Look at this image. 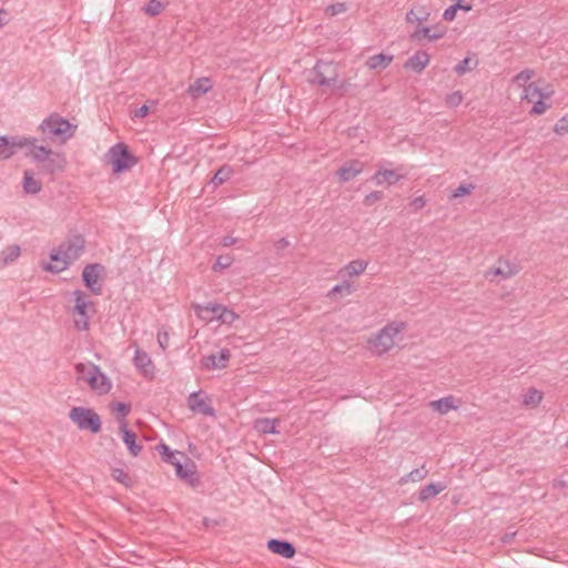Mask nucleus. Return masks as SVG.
Masks as SVG:
<instances>
[{"label":"nucleus","mask_w":568,"mask_h":568,"mask_svg":"<svg viewBox=\"0 0 568 568\" xmlns=\"http://www.w3.org/2000/svg\"><path fill=\"white\" fill-rule=\"evenodd\" d=\"M85 241L81 235H74L62 242L58 248L50 253L53 264H47L43 268L51 273H60L75 262L84 251Z\"/></svg>","instance_id":"1"},{"label":"nucleus","mask_w":568,"mask_h":568,"mask_svg":"<svg viewBox=\"0 0 568 568\" xmlns=\"http://www.w3.org/2000/svg\"><path fill=\"white\" fill-rule=\"evenodd\" d=\"M39 130L43 134L44 139L65 143L73 136L75 126H73L67 119L53 113L40 123Z\"/></svg>","instance_id":"2"},{"label":"nucleus","mask_w":568,"mask_h":568,"mask_svg":"<svg viewBox=\"0 0 568 568\" xmlns=\"http://www.w3.org/2000/svg\"><path fill=\"white\" fill-rule=\"evenodd\" d=\"M72 295L74 298L73 312L78 315L74 320V327L81 332L88 331L91 320L90 311L94 313V304L88 298L87 293L81 290L73 291Z\"/></svg>","instance_id":"3"},{"label":"nucleus","mask_w":568,"mask_h":568,"mask_svg":"<svg viewBox=\"0 0 568 568\" xmlns=\"http://www.w3.org/2000/svg\"><path fill=\"white\" fill-rule=\"evenodd\" d=\"M337 65L329 61L318 60L310 73V82L320 87L333 88L337 82Z\"/></svg>","instance_id":"4"},{"label":"nucleus","mask_w":568,"mask_h":568,"mask_svg":"<svg viewBox=\"0 0 568 568\" xmlns=\"http://www.w3.org/2000/svg\"><path fill=\"white\" fill-rule=\"evenodd\" d=\"M69 418L81 430H90L95 434L101 429V418L93 409L81 406L72 407L69 413Z\"/></svg>","instance_id":"5"},{"label":"nucleus","mask_w":568,"mask_h":568,"mask_svg":"<svg viewBox=\"0 0 568 568\" xmlns=\"http://www.w3.org/2000/svg\"><path fill=\"white\" fill-rule=\"evenodd\" d=\"M403 324H388L369 339L371 349L378 355L388 352L395 344V336L403 329Z\"/></svg>","instance_id":"6"},{"label":"nucleus","mask_w":568,"mask_h":568,"mask_svg":"<svg viewBox=\"0 0 568 568\" xmlns=\"http://www.w3.org/2000/svg\"><path fill=\"white\" fill-rule=\"evenodd\" d=\"M108 156L114 173H122L138 162L136 158L130 153L129 148L122 142L113 145L109 150Z\"/></svg>","instance_id":"7"},{"label":"nucleus","mask_w":568,"mask_h":568,"mask_svg":"<svg viewBox=\"0 0 568 568\" xmlns=\"http://www.w3.org/2000/svg\"><path fill=\"white\" fill-rule=\"evenodd\" d=\"M104 271L105 267L100 263L88 264L84 266L82 271L83 284L94 295L102 294L103 284L101 282V276L104 273Z\"/></svg>","instance_id":"8"},{"label":"nucleus","mask_w":568,"mask_h":568,"mask_svg":"<svg viewBox=\"0 0 568 568\" xmlns=\"http://www.w3.org/2000/svg\"><path fill=\"white\" fill-rule=\"evenodd\" d=\"M29 141L19 140V136H0V158L10 159L16 154L18 148H24Z\"/></svg>","instance_id":"9"},{"label":"nucleus","mask_w":568,"mask_h":568,"mask_svg":"<svg viewBox=\"0 0 568 568\" xmlns=\"http://www.w3.org/2000/svg\"><path fill=\"white\" fill-rule=\"evenodd\" d=\"M200 392H193L187 397V406L194 412L204 416H214L215 410L206 398H201Z\"/></svg>","instance_id":"10"},{"label":"nucleus","mask_w":568,"mask_h":568,"mask_svg":"<svg viewBox=\"0 0 568 568\" xmlns=\"http://www.w3.org/2000/svg\"><path fill=\"white\" fill-rule=\"evenodd\" d=\"M446 34V28L439 27H416L415 31L410 34V39L414 41H422L423 39H428L429 41H435L442 39Z\"/></svg>","instance_id":"11"},{"label":"nucleus","mask_w":568,"mask_h":568,"mask_svg":"<svg viewBox=\"0 0 568 568\" xmlns=\"http://www.w3.org/2000/svg\"><path fill=\"white\" fill-rule=\"evenodd\" d=\"M363 169L364 164L361 161L349 160L336 171V175L342 182H348L361 174Z\"/></svg>","instance_id":"12"},{"label":"nucleus","mask_w":568,"mask_h":568,"mask_svg":"<svg viewBox=\"0 0 568 568\" xmlns=\"http://www.w3.org/2000/svg\"><path fill=\"white\" fill-rule=\"evenodd\" d=\"M65 163V159L61 153L52 151L50 156L41 163L40 171L44 174H54L55 172L62 171Z\"/></svg>","instance_id":"13"},{"label":"nucleus","mask_w":568,"mask_h":568,"mask_svg":"<svg viewBox=\"0 0 568 568\" xmlns=\"http://www.w3.org/2000/svg\"><path fill=\"white\" fill-rule=\"evenodd\" d=\"M429 61L430 55L424 50H418L407 59L404 68L420 73L428 65Z\"/></svg>","instance_id":"14"},{"label":"nucleus","mask_w":568,"mask_h":568,"mask_svg":"<svg viewBox=\"0 0 568 568\" xmlns=\"http://www.w3.org/2000/svg\"><path fill=\"white\" fill-rule=\"evenodd\" d=\"M19 140L29 141L24 146L30 148L32 159L39 165H41V163H43V161L47 160V158L50 156V153L52 152L51 149L44 145H38L36 138H19Z\"/></svg>","instance_id":"15"},{"label":"nucleus","mask_w":568,"mask_h":568,"mask_svg":"<svg viewBox=\"0 0 568 568\" xmlns=\"http://www.w3.org/2000/svg\"><path fill=\"white\" fill-rule=\"evenodd\" d=\"M267 548L282 557L290 559L293 558L296 550L292 542L280 539H271L267 541Z\"/></svg>","instance_id":"16"},{"label":"nucleus","mask_w":568,"mask_h":568,"mask_svg":"<svg viewBox=\"0 0 568 568\" xmlns=\"http://www.w3.org/2000/svg\"><path fill=\"white\" fill-rule=\"evenodd\" d=\"M120 428L123 434V443L126 445L130 454L133 457H136L142 450V445L136 443V434L133 430L128 429L125 420H121Z\"/></svg>","instance_id":"17"},{"label":"nucleus","mask_w":568,"mask_h":568,"mask_svg":"<svg viewBox=\"0 0 568 568\" xmlns=\"http://www.w3.org/2000/svg\"><path fill=\"white\" fill-rule=\"evenodd\" d=\"M175 473L178 477L186 480L192 487H196L200 483L196 476L195 464L191 462L189 465H183L182 462L176 464Z\"/></svg>","instance_id":"18"},{"label":"nucleus","mask_w":568,"mask_h":568,"mask_svg":"<svg viewBox=\"0 0 568 568\" xmlns=\"http://www.w3.org/2000/svg\"><path fill=\"white\" fill-rule=\"evenodd\" d=\"M221 304L194 305L195 314L203 321L211 322L217 320L222 310Z\"/></svg>","instance_id":"19"},{"label":"nucleus","mask_w":568,"mask_h":568,"mask_svg":"<svg viewBox=\"0 0 568 568\" xmlns=\"http://www.w3.org/2000/svg\"><path fill=\"white\" fill-rule=\"evenodd\" d=\"M552 93V90H542L536 83L532 82L525 87L521 99L527 100L528 102H534L537 99H548L549 97H551Z\"/></svg>","instance_id":"20"},{"label":"nucleus","mask_w":568,"mask_h":568,"mask_svg":"<svg viewBox=\"0 0 568 568\" xmlns=\"http://www.w3.org/2000/svg\"><path fill=\"white\" fill-rule=\"evenodd\" d=\"M231 357L229 349L224 348L219 352V355L212 354L204 358V366L207 368H224Z\"/></svg>","instance_id":"21"},{"label":"nucleus","mask_w":568,"mask_h":568,"mask_svg":"<svg viewBox=\"0 0 568 568\" xmlns=\"http://www.w3.org/2000/svg\"><path fill=\"white\" fill-rule=\"evenodd\" d=\"M400 179H403V175L396 174L395 171L388 169L378 170L372 176V181L377 185L384 183L392 185L397 183Z\"/></svg>","instance_id":"22"},{"label":"nucleus","mask_w":568,"mask_h":568,"mask_svg":"<svg viewBox=\"0 0 568 568\" xmlns=\"http://www.w3.org/2000/svg\"><path fill=\"white\" fill-rule=\"evenodd\" d=\"M88 384L93 390H97L100 394L108 393L111 387L106 376L100 371V368H98L97 374H92L88 377Z\"/></svg>","instance_id":"23"},{"label":"nucleus","mask_w":568,"mask_h":568,"mask_svg":"<svg viewBox=\"0 0 568 568\" xmlns=\"http://www.w3.org/2000/svg\"><path fill=\"white\" fill-rule=\"evenodd\" d=\"M133 362L135 367L142 371L144 375L153 373L154 367L148 353L138 348L134 353Z\"/></svg>","instance_id":"24"},{"label":"nucleus","mask_w":568,"mask_h":568,"mask_svg":"<svg viewBox=\"0 0 568 568\" xmlns=\"http://www.w3.org/2000/svg\"><path fill=\"white\" fill-rule=\"evenodd\" d=\"M367 265L368 263L363 260L351 261L343 268H341L339 275L343 277L357 276L366 270Z\"/></svg>","instance_id":"25"},{"label":"nucleus","mask_w":568,"mask_h":568,"mask_svg":"<svg viewBox=\"0 0 568 568\" xmlns=\"http://www.w3.org/2000/svg\"><path fill=\"white\" fill-rule=\"evenodd\" d=\"M429 18V11L424 6L415 7L406 13V21L408 23H415L419 27L424 21Z\"/></svg>","instance_id":"26"},{"label":"nucleus","mask_w":568,"mask_h":568,"mask_svg":"<svg viewBox=\"0 0 568 568\" xmlns=\"http://www.w3.org/2000/svg\"><path fill=\"white\" fill-rule=\"evenodd\" d=\"M393 61V55H388L385 53H378L375 55H372L367 59L366 65L371 70H377V69H386L389 63Z\"/></svg>","instance_id":"27"},{"label":"nucleus","mask_w":568,"mask_h":568,"mask_svg":"<svg viewBox=\"0 0 568 568\" xmlns=\"http://www.w3.org/2000/svg\"><path fill=\"white\" fill-rule=\"evenodd\" d=\"M22 187L28 194H38L42 189V184L40 181L34 179L31 171L27 170L23 173Z\"/></svg>","instance_id":"28"},{"label":"nucleus","mask_w":568,"mask_h":568,"mask_svg":"<svg viewBox=\"0 0 568 568\" xmlns=\"http://www.w3.org/2000/svg\"><path fill=\"white\" fill-rule=\"evenodd\" d=\"M156 449L165 463H169L174 467L176 466V464L181 463V459L178 457L180 453L171 450L168 445L161 443L156 446ZM181 457L185 458V455L181 454Z\"/></svg>","instance_id":"29"},{"label":"nucleus","mask_w":568,"mask_h":568,"mask_svg":"<svg viewBox=\"0 0 568 568\" xmlns=\"http://www.w3.org/2000/svg\"><path fill=\"white\" fill-rule=\"evenodd\" d=\"M212 89V83L209 78H200L189 87V93L192 98H197L201 94L209 92Z\"/></svg>","instance_id":"30"},{"label":"nucleus","mask_w":568,"mask_h":568,"mask_svg":"<svg viewBox=\"0 0 568 568\" xmlns=\"http://www.w3.org/2000/svg\"><path fill=\"white\" fill-rule=\"evenodd\" d=\"M430 405L443 415L457 408V405H455V397L452 395L434 400Z\"/></svg>","instance_id":"31"},{"label":"nucleus","mask_w":568,"mask_h":568,"mask_svg":"<svg viewBox=\"0 0 568 568\" xmlns=\"http://www.w3.org/2000/svg\"><path fill=\"white\" fill-rule=\"evenodd\" d=\"M278 419L258 418L255 420V429L263 434H277Z\"/></svg>","instance_id":"32"},{"label":"nucleus","mask_w":568,"mask_h":568,"mask_svg":"<svg viewBox=\"0 0 568 568\" xmlns=\"http://www.w3.org/2000/svg\"><path fill=\"white\" fill-rule=\"evenodd\" d=\"M446 488L445 485L443 484H434V483H430L426 486H424L420 490H419V496H418V499L420 501H426L433 497H435L436 495H438L440 491H443L444 489Z\"/></svg>","instance_id":"33"},{"label":"nucleus","mask_w":568,"mask_h":568,"mask_svg":"<svg viewBox=\"0 0 568 568\" xmlns=\"http://www.w3.org/2000/svg\"><path fill=\"white\" fill-rule=\"evenodd\" d=\"M98 368L99 367L92 363H88V364L79 363L75 365L77 377L79 381H83V382L88 383V377H90V375H92V374H97Z\"/></svg>","instance_id":"34"},{"label":"nucleus","mask_w":568,"mask_h":568,"mask_svg":"<svg viewBox=\"0 0 568 568\" xmlns=\"http://www.w3.org/2000/svg\"><path fill=\"white\" fill-rule=\"evenodd\" d=\"M21 250L19 245L7 246L1 252V261L3 265L13 263L20 256Z\"/></svg>","instance_id":"35"},{"label":"nucleus","mask_w":568,"mask_h":568,"mask_svg":"<svg viewBox=\"0 0 568 568\" xmlns=\"http://www.w3.org/2000/svg\"><path fill=\"white\" fill-rule=\"evenodd\" d=\"M232 173L233 170L230 165H223L215 172L211 179V183L215 186L221 185L231 178Z\"/></svg>","instance_id":"36"},{"label":"nucleus","mask_w":568,"mask_h":568,"mask_svg":"<svg viewBox=\"0 0 568 568\" xmlns=\"http://www.w3.org/2000/svg\"><path fill=\"white\" fill-rule=\"evenodd\" d=\"M542 399V394L536 388H529L523 397V404L526 406H536Z\"/></svg>","instance_id":"37"},{"label":"nucleus","mask_w":568,"mask_h":568,"mask_svg":"<svg viewBox=\"0 0 568 568\" xmlns=\"http://www.w3.org/2000/svg\"><path fill=\"white\" fill-rule=\"evenodd\" d=\"M353 292L352 285L344 281L342 284L335 285L327 294L328 297H335L337 294L349 295Z\"/></svg>","instance_id":"38"},{"label":"nucleus","mask_w":568,"mask_h":568,"mask_svg":"<svg viewBox=\"0 0 568 568\" xmlns=\"http://www.w3.org/2000/svg\"><path fill=\"white\" fill-rule=\"evenodd\" d=\"M111 408L114 413L118 414L119 423L121 424V420H125L126 415L130 413L131 407L129 404L125 403H112Z\"/></svg>","instance_id":"39"},{"label":"nucleus","mask_w":568,"mask_h":568,"mask_svg":"<svg viewBox=\"0 0 568 568\" xmlns=\"http://www.w3.org/2000/svg\"><path fill=\"white\" fill-rule=\"evenodd\" d=\"M164 9V6L159 1V0H150L144 7H143V11L151 16V17H154V16H158L162 12V10Z\"/></svg>","instance_id":"40"},{"label":"nucleus","mask_w":568,"mask_h":568,"mask_svg":"<svg viewBox=\"0 0 568 568\" xmlns=\"http://www.w3.org/2000/svg\"><path fill=\"white\" fill-rule=\"evenodd\" d=\"M112 478L116 480L118 483L124 485L125 487H129L132 485V479L129 476L128 473H125L123 469L120 468H113L112 469Z\"/></svg>","instance_id":"41"},{"label":"nucleus","mask_w":568,"mask_h":568,"mask_svg":"<svg viewBox=\"0 0 568 568\" xmlns=\"http://www.w3.org/2000/svg\"><path fill=\"white\" fill-rule=\"evenodd\" d=\"M233 257L231 255H220L215 263L213 264L212 266V270L214 272H219V271H222L224 268H227L232 265L233 263Z\"/></svg>","instance_id":"42"},{"label":"nucleus","mask_w":568,"mask_h":568,"mask_svg":"<svg viewBox=\"0 0 568 568\" xmlns=\"http://www.w3.org/2000/svg\"><path fill=\"white\" fill-rule=\"evenodd\" d=\"M237 318H239V316L232 310H229L227 307L222 306V310H221V313H220V316H219L217 321H220L223 324L231 325Z\"/></svg>","instance_id":"43"},{"label":"nucleus","mask_w":568,"mask_h":568,"mask_svg":"<svg viewBox=\"0 0 568 568\" xmlns=\"http://www.w3.org/2000/svg\"><path fill=\"white\" fill-rule=\"evenodd\" d=\"M535 71L531 69H525L520 71L515 78L514 82L519 87H526L527 82L534 77Z\"/></svg>","instance_id":"44"},{"label":"nucleus","mask_w":568,"mask_h":568,"mask_svg":"<svg viewBox=\"0 0 568 568\" xmlns=\"http://www.w3.org/2000/svg\"><path fill=\"white\" fill-rule=\"evenodd\" d=\"M532 103L534 105L529 112L531 115L544 114L550 108V104L546 103L545 99H537Z\"/></svg>","instance_id":"45"},{"label":"nucleus","mask_w":568,"mask_h":568,"mask_svg":"<svg viewBox=\"0 0 568 568\" xmlns=\"http://www.w3.org/2000/svg\"><path fill=\"white\" fill-rule=\"evenodd\" d=\"M445 101L449 108H456L463 102V94L460 91H455L448 94Z\"/></svg>","instance_id":"46"},{"label":"nucleus","mask_w":568,"mask_h":568,"mask_svg":"<svg viewBox=\"0 0 568 568\" xmlns=\"http://www.w3.org/2000/svg\"><path fill=\"white\" fill-rule=\"evenodd\" d=\"M471 60L470 58H465L463 59L462 61H459L456 67L454 68V71L458 74V75H463L465 74L466 72L470 71L471 70Z\"/></svg>","instance_id":"47"},{"label":"nucleus","mask_w":568,"mask_h":568,"mask_svg":"<svg viewBox=\"0 0 568 568\" xmlns=\"http://www.w3.org/2000/svg\"><path fill=\"white\" fill-rule=\"evenodd\" d=\"M428 475V470L425 468V466H422L420 468H415L408 474V479L412 481H419L424 479Z\"/></svg>","instance_id":"48"},{"label":"nucleus","mask_w":568,"mask_h":568,"mask_svg":"<svg viewBox=\"0 0 568 568\" xmlns=\"http://www.w3.org/2000/svg\"><path fill=\"white\" fill-rule=\"evenodd\" d=\"M490 273L496 276H501L503 278H509L516 274L515 270L510 265H507L506 268L495 267Z\"/></svg>","instance_id":"49"},{"label":"nucleus","mask_w":568,"mask_h":568,"mask_svg":"<svg viewBox=\"0 0 568 568\" xmlns=\"http://www.w3.org/2000/svg\"><path fill=\"white\" fill-rule=\"evenodd\" d=\"M459 9H462V4L459 2H456L455 4L448 7L443 13V19L446 21H453Z\"/></svg>","instance_id":"50"},{"label":"nucleus","mask_w":568,"mask_h":568,"mask_svg":"<svg viewBox=\"0 0 568 568\" xmlns=\"http://www.w3.org/2000/svg\"><path fill=\"white\" fill-rule=\"evenodd\" d=\"M554 131L560 135L568 133V115H565L557 121Z\"/></svg>","instance_id":"51"},{"label":"nucleus","mask_w":568,"mask_h":568,"mask_svg":"<svg viewBox=\"0 0 568 568\" xmlns=\"http://www.w3.org/2000/svg\"><path fill=\"white\" fill-rule=\"evenodd\" d=\"M474 189H475V186L473 184H467V185L466 184H462V185H459L457 189H455L453 191L452 196L453 197H459V196L469 194Z\"/></svg>","instance_id":"52"},{"label":"nucleus","mask_w":568,"mask_h":568,"mask_svg":"<svg viewBox=\"0 0 568 568\" xmlns=\"http://www.w3.org/2000/svg\"><path fill=\"white\" fill-rule=\"evenodd\" d=\"M345 11H346V6H345V3H342V2L331 4L326 8V12L329 16H336V14L343 13Z\"/></svg>","instance_id":"53"},{"label":"nucleus","mask_w":568,"mask_h":568,"mask_svg":"<svg viewBox=\"0 0 568 568\" xmlns=\"http://www.w3.org/2000/svg\"><path fill=\"white\" fill-rule=\"evenodd\" d=\"M382 199H383V193L381 191H373L365 196L364 203L366 205H372L373 203H375Z\"/></svg>","instance_id":"54"},{"label":"nucleus","mask_w":568,"mask_h":568,"mask_svg":"<svg viewBox=\"0 0 568 568\" xmlns=\"http://www.w3.org/2000/svg\"><path fill=\"white\" fill-rule=\"evenodd\" d=\"M425 204H426V201L423 196H417V197L413 199L410 202V206L415 211L422 210L425 206Z\"/></svg>","instance_id":"55"},{"label":"nucleus","mask_w":568,"mask_h":568,"mask_svg":"<svg viewBox=\"0 0 568 568\" xmlns=\"http://www.w3.org/2000/svg\"><path fill=\"white\" fill-rule=\"evenodd\" d=\"M158 342L161 346V348L165 349L166 348V345H168V342H169V335L168 333H159L158 334Z\"/></svg>","instance_id":"56"},{"label":"nucleus","mask_w":568,"mask_h":568,"mask_svg":"<svg viewBox=\"0 0 568 568\" xmlns=\"http://www.w3.org/2000/svg\"><path fill=\"white\" fill-rule=\"evenodd\" d=\"M148 113H149V106L144 104V105L140 106V108L135 111L134 116H135V118H144V116H146V115H148Z\"/></svg>","instance_id":"57"},{"label":"nucleus","mask_w":568,"mask_h":568,"mask_svg":"<svg viewBox=\"0 0 568 568\" xmlns=\"http://www.w3.org/2000/svg\"><path fill=\"white\" fill-rule=\"evenodd\" d=\"M290 246V241L286 237H282L275 243L276 250H284Z\"/></svg>","instance_id":"58"},{"label":"nucleus","mask_w":568,"mask_h":568,"mask_svg":"<svg viewBox=\"0 0 568 568\" xmlns=\"http://www.w3.org/2000/svg\"><path fill=\"white\" fill-rule=\"evenodd\" d=\"M236 241H237V240H236L235 237L230 236V235H226V236H224V237L222 239L221 244H222L223 246H231V245L235 244V243H236Z\"/></svg>","instance_id":"59"},{"label":"nucleus","mask_w":568,"mask_h":568,"mask_svg":"<svg viewBox=\"0 0 568 568\" xmlns=\"http://www.w3.org/2000/svg\"><path fill=\"white\" fill-rule=\"evenodd\" d=\"M471 9L470 6H464L462 4V9L460 10H464V11H469Z\"/></svg>","instance_id":"60"}]
</instances>
